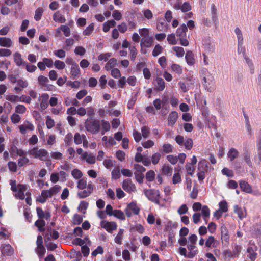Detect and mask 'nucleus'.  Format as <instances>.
<instances>
[{"mask_svg":"<svg viewBox=\"0 0 261 261\" xmlns=\"http://www.w3.org/2000/svg\"><path fill=\"white\" fill-rule=\"evenodd\" d=\"M239 186L242 191L247 193H251L252 192V187L248 182L244 180H240L239 181Z\"/></svg>","mask_w":261,"mask_h":261,"instance_id":"11","label":"nucleus"},{"mask_svg":"<svg viewBox=\"0 0 261 261\" xmlns=\"http://www.w3.org/2000/svg\"><path fill=\"white\" fill-rule=\"evenodd\" d=\"M124 229H120L117 235L115 237V242L118 244L122 243V236L123 234Z\"/></svg>","mask_w":261,"mask_h":261,"instance_id":"53","label":"nucleus"},{"mask_svg":"<svg viewBox=\"0 0 261 261\" xmlns=\"http://www.w3.org/2000/svg\"><path fill=\"white\" fill-rule=\"evenodd\" d=\"M178 117V115L177 112L172 111L168 116V125L169 126H173L176 123L177 119Z\"/></svg>","mask_w":261,"mask_h":261,"instance_id":"10","label":"nucleus"},{"mask_svg":"<svg viewBox=\"0 0 261 261\" xmlns=\"http://www.w3.org/2000/svg\"><path fill=\"white\" fill-rule=\"evenodd\" d=\"M53 19L55 21L59 23H64L66 21L64 16L59 11H57L53 15Z\"/></svg>","mask_w":261,"mask_h":261,"instance_id":"25","label":"nucleus"},{"mask_svg":"<svg viewBox=\"0 0 261 261\" xmlns=\"http://www.w3.org/2000/svg\"><path fill=\"white\" fill-rule=\"evenodd\" d=\"M235 33L238 38V53H240V46H242L243 43V38L241 30L239 28H236L235 29Z\"/></svg>","mask_w":261,"mask_h":261,"instance_id":"20","label":"nucleus"},{"mask_svg":"<svg viewBox=\"0 0 261 261\" xmlns=\"http://www.w3.org/2000/svg\"><path fill=\"white\" fill-rule=\"evenodd\" d=\"M161 157V155L159 153H155L153 154L151 156V161L152 164L154 165L157 164L159 163Z\"/></svg>","mask_w":261,"mask_h":261,"instance_id":"60","label":"nucleus"},{"mask_svg":"<svg viewBox=\"0 0 261 261\" xmlns=\"http://www.w3.org/2000/svg\"><path fill=\"white\" fill-rule=\"evenodd\" d=\"M72 175L73 176L74 178L75 179H80L82 177L83 174L82 172L77 169H74L72 171Z\"/></svg>","mask_w":261,"mask_h":261,"instance_id":"59","label":"nucleus"},{"mask_svg":"<svg viewBox=\"0 0 261 261\" xmlns=\"http://www.w3.org/2000/svg\"><path fill=\"white\" fill-rule=\"evenodd\" d=\"M1 252L4 255L11 256L14 250L10 245L4 244L1 246Z\"/></svg>","mask_w":261,"mask_h":261,"instance_id":"12","label":"nucleus"},{"mask_svg":"<svg viewBox=\"0 0 261 261\" xmlns=\"http://www.w3.org/2000/svg\"><path fill=\"white\" fill-rule=\"evenodd\" d=\"M126 20L128 23V27L130 30L133 29L137 27V22L135 19H130L129 16H127Z\"/></svg>","mask_w":261,"mask_h":261,"instance_id":"49","label":"nucleus"},{"mask_svg":"<svg viewBox=\"0 0 261 261\" xmlns=\"http://www.w3.org/2000/svg\"><path fill=\"white\" fill-rule=\"evenodd\" d=\"M167 40L169 43L174 45L176 44L177 43L176 37H175V34L174 33L170 34L168 35Z\"/></svg>","mask_w":261,"mask_h":261,"instance_id":"45","label":"nucleus"},{"mask_svg":"<svg viewBox=\"0 0 261 261\" xmlns=\"http://www.w3.org/2000/svg\"><path fill=\"white\" fill-rule=\"evenodd\" d=\"M244 159L249 166H252V162L250 159V153L248 150H245L243 153Z\"/></svg>","mask_w":261,"mask_h":261,"instance_id":"38","label":"nucleus"},{"mask_svg":"<svg viewBox=\"0 0 261 261\" xmlns=\"http://www.w3.org/2000/svg\"><path fill=\"white\" fill-rule=\"evenodd\" d=\"M40 107L42 110L46 109L48 106L49 95L47 93H43L41 95ZM40 100V99H39Z\"/></svg>","mask_w":261,"mask_h":261,"instance_id":"17","label":"nucleus"},{"mask_svg":"<svg viewBox=\"0 0 261 261\" xmlns=\"http://www.w3.org/2000/svg\"><path fill=\"white\" fill-rule=\"evenodd\" d=\"M141 132H142V136L146 138L148 137L149 134L150 133V129L148 127L146 126H143L141 128Z\"/></svg>","mask_w":261,"mask_h":261,"instance_id":"57","label":"nucleus"},{"mask_svg":"<svg viewBox=\"0 0 261 261\" xmlns=\"http://www.w3.org/2000/svg\"><path fill=\"white\" fill-rule=\"evenodd\" d=\"M163 47L159 44H156L152 51V56L153 57H157L159 54L162 53L163 50Z\"/></svg>","mask_w":261,"mask_h":261,"instance_id":"32","label":"nucleus"},{"mask_svg":"<svg viewBox=\"0 0 261 261\" xmlns=\"http://www.w3.org/2000/svg\"><path fill=\"white\" fill-rule=\"evenodd\" d=\"M14 60L16 65L20 66L25 65V62L22 61L21 55L18 52H16L14 55Z\"/></svg>","mask_w":261,"mask_h":261,"instance_id":"22","label":"nucleus"},{"mask_svg":"<svg viewBox=\"0 0 261 261\" xmlns=\"http://www.w3.org/2000/svg\"><path fill=\"white\" fill-rule=\"evenodd\" d=\"M12 41L10 38L5 37H0V46L4 47H10L12 45Z\"/></svg>","mask_w":261,"mask_h":261,"instance_id":"19","label":"nucleus"},{"mask_svg":"<svg viewBox=\"0 0 261 261\" xmlns=\"http://www.w3.org/2000/svg\"><path fill=\"white\" fill-rule=\"evenodd\" d=\"M82 159H86V161L90 164H94L95 162V158L94 156L89 154L88 155L87 152H85L82 154Z\"/></svg>","mask_w":261,"mask_h":261,"instance_id":"30","label":"nucleus"},{"mask_svg":"<svg viewBox=\"0 0 261 261\" xmlns=\"http://www.w3.org/2000/svg\"><path fill=\"white\" fill-rule=\"evenodd\" d=\"M222 173L228 177H232L234 175L233 171L228 168L224 167L221 171Z\"/></svg>","mask_w":261,"mask_h":261,"instance_id":"50","label":"nucleus"},{"mask_svg":"<svg viewBox=\"0 0 261 261\" xmlns=\"http://www.w3.org/2000/svg\"><path fill=\"white\" fill-rule=\"evenodd\" d=\"M35 225L38 227L40 232H43L45 230L44 227L45 225V222L43 220H38L35 223Z\"/></svg>","mask_w":261,"mask_h":261,"instance_id":"31","label":"nucleus"},{"mask_svg":"<svg viewBox=\"0 0 261 261\" xmlns=\"http://www.w3.org/2000/svg\"><path fill=\"white\" fill-rule=\"evenodd\" d=\"M185 59L187 64L189 65H192L195 63V59L192 51H187L185 56Z\"/></svg>","mask_w":261,"mask_h":261,"instance_id":"24","label":"nucleus"},{"mask_svg":"<svg viewBox=\"0 0 261 261\" xmlns=\"http://www.w3.org/2000/svg\"><path fill=\"white\" fill-rule=\"evenodd\" d=\"M122 187L124 190L129 193L134 192L136 190L135 185L129 179H126L123 180Z\"/></svg>","mask_w":261,"mask_h":261,"instance_id":"4","label":"nucleus"},{"mask_svg":"<svg viewBox=\"0 0 261 261\" xmlns=\"http://www.w3.org/2000/svg\"><path fill=\"white\" fill-rule=\"evenodd\" d=\"M128 208L132 211L134 215H138L140 212V208L135 202H131L128 205Z\"/></svg>","mask_w":261,"mask_h":261,"instance_id":"28","label":"nucleus"},{"mask_svg":"<svg viewBox=\"0 0 261 261\" xmlns=\"http://www.w3.org/2000/svg\"><path fill=\"white\" fill-rule=\"evenodd\" d=\"M216 240H215V238L213 236H210L208 237V238L206 239L205 241V246L208 248H211L212 246L213 247H216L217 245H216Z\"/></svg>","mask_w":261,"mask_h":261,"instance_id":"26","label":"nucleus"},{"mask_svg":"<svg viewBox=\"0 0 261 261\" xmlns=\"http://www.w3.org/2000/svg\"><path fill=\"white\" fill-rule=\"evenodd\" d=\"M188 208L186 204H182L177 210V212L179 215H183L187 213Z\"/></svg>","mask_w":261,"mask_h":261,"instance_id":"64","label":"nucleus"},{"mask_svg":"<svg viewBox=\"0 0 261 261\" xmlns=\"http://www.w3.org/2000/svg\"><path fill=\"white\" fill-rule=\"evenodd\" d=\"M187 249L189 250L188 258H192L194 257L198 253V250L197 249L196 246L194 244H188L187 245Z\"/></svg>","mask_w":261,"mask_h":261,"instance_id":"14","label":"nucleus"},{"mask_svg":"<svg viewBox=\"0 0 261 261\" xmlns=\"http://www.w3.org/2000/svg\"><path fill=\"white\" fill-rule=\"evenodd\" d=\"M111 27H114V20H112L110 21L105 22L103 24V31L105 32H108L110 30Z\"/></svg>","mask_w":261,"mask_h":261,"instance_id":"37","label":"nucleus"},{"mask_svg":"<svg viewBox=\"0 0 261 261\" xmlns=\"http://www.w3.org/2000/svg\"><path fill=\"white\" fill-rule=\"evenodd\" d=\"M85 126L88 132L95 134L98 133L100 129V121L98 120H87L85 123Z\"/></svg>","mask_w":261,"mask_h":261,"instance_id":"3","label":"nucleus"},{"mask_svg":"<svg viewBox=\"0 0 261 261\" xmlns=\"http://www.w3.org/2000/svg\"><path fill=\"white\" fill-rule=\"evenodd\" d=\"M155 174L154 171L150 170L146 173V179L148 182H152L155 178Z\"/></svg>","mask_w":261,"mask_h":261,"instance_id":"34","label":"nucleus"},{"mask_svg":"<svg viewBox=\"0 0 261 261\" xmlns=\"http://www.w3.org/2000/svg\"><path fill=\"white\" fill-rule=\"evenodd\" d=\"M80 73V69L78 65L76 63H74V64H72L71 68L70 74L71 76H72L74 79L76 77H79Z\"/></svg>","mask_w":261,"mask_h":261,"instance_id":"21","label":"nucleus"},{"mask_svg":"<svg viewBox=\"0 0 261 261\" xmlns=\"http://www.w3.org/2000/svg\"><path fill=\"white\" fill-rule=\"evenodd\" d=\"M203 85L208 91H212L213 90V86L214 84V79L211 75H207L203 79Z\"/></svg>","mask_w":261,"mask_h":261,"instance_id":"6","label":"nucleus"},{"mask_svg":"<svg viewBox=\"0 0 261 261\" xmlns=\"http://www.w3.org/2000/svg\"><path fill=\"white\" fill-rule=\"evenodd\" d=\"M191 9V6L189 2H185L181 6V10L183 12H186Z\"/></svg>","mask_w":261,"mask_h":261,"instance_id":"63","label":"nucleus"},{"mask_svg":"<svg viewBox=\"0 0 261 261\" xmlns=\"http://www.w3.org/2000/svg\"><path fill=\"white\" fill-rule=\"evenodd\" d=\"M201 213L203 217H210V210L207 205H204L202 207Z\"/></svg>","mask_w":261,"mask_h":261,"instance_id":"52","label":"nucleus"},{"mask_svg":"<svg viewBox=\"0 0 261 261\" xmlns=\"http://www.w3.org/2000/svg\"><path fill=\"white\" fill-rule=\"evenodd\" d=\"M43 12V9L42 8H38L36 9L34 16V18L36 21H39L41 19Z\"/></svg>","mask_w":261,"mask_h":261,"instance_id":"48","label":"nucleus"},{"mask_svg":"<svg viewBox=\"0 0 261 261\" xmlns=\"http://www.w3.org/2000/svg\"><path fill=\"white\" fill-rule=\"evenodd\" d=\"M88 205L89 204L87 202L82 201L81 202L80 205L78 209L80 210L84 214L86 213L85 210L87 208Z\"/></svg>","mask_w":261,"mask_h":261,"instance_id":"54","label":"nucleus"},{"mask_svg":"<svg viewBox=\"0 0 261 261\" xmlns=\"http://www.w3.org/2000/svg\"><path fill=\"white\" fill-rule=\"evenodd\" d=\"M38 81L39 84L43 87H44L49 82L48 78L43 75H40L38 78Z\"/></svg>","mask_w":261,"mask_h":261,"instance_id":"47","label":"nucleus"},{"mask_svg":"<svg viewBox=\"0 0 261 261\" xmlns=\"http://www.w3.org/2000/svg\"><path fill=\"white\" fill-rule=\"evenodd\" d=\"M130 50V58L131 60L134 61L136 58L137 55V50L135 46H130L129 47Z\"/></svg>","mask_w":261,"mask_h":261,"instance_id":"44","label":"nucleus"},{"mask_svg":"<svg viewBox=\"0 0 261 261\" xmlns=\"http://www.w3.org/2000/svg\"><path fill=\"white\" fill-rule=\"evenodd\" d=\"M257 250V247L254 244L249 246L247 249V252L248 253V257L251 261H255L257 258V253L256 251Z\"/></svg>","mask_w":261,"mask_h":261,"instance_id":"7","label":"nucleus"},{"mask_svg":"<svg viewBox=\"0 0 261 261\" xmlns=\"http://www.w3.org/2000/svg\"><path fill=\"white\" fill-rule=\"evenodd\" d=\"M172 168L169 165H164L162 169V174L167 176H171L172 173Z\"/></svg>","mask_w":261,"mask_h":261,"instance_id":"29","label":"nucleus"},{"mask_svg":"<svg viewBox=\"0 0 261 261\" xmlns=\"http://www.w3.org/2000/svg\"><path fill=\"white\" fill-rule=\"evenodd\" d=\"M223 255L225 259H227V258H232L236 257L232 251L230 249L224 250L223 251Z\"/></svg>","mask_w":261,"mask_h":261,"instance_id":"41","label":"nucleus"},{"mask_svg":"<svg viewBox=\"0 0 261 261\" xmlns=\"http://www.w3.org/2000/svg\"><path fill=\"white\" fill-rule=\"evenodd\" d=\"M184 144L186 149L190 150L193 147V140L191 138H188L184 142Z\"/></svg>","mask_w":261,"mask_h":261,"instance_id":"56","label":"nucleus"},{"mask_svg":"<svg viewBox=\"0 0 261 261\" xmlns=\"http://www.w3.org/2000/svg\"><path fill=\"white\" fill-rule=\"evenodd\" d=\"M153 43V38L152 36H147L146 37H143L142 38L140 43V46L141 47V51L144 53H146V51H143V48L150 47Z\"/></svg>","mask_w":261,"mask_h":261,"instance_id":"5","label":"nucleus"},{"mask_svg":"<svg viewBox=\"0 0 261 261\" xmlns=\"http://www.w3.org/2000/svg\"><path fill=\"white\" fill-rule=\"evenodd\" d=\"M144 194L150 201L160 205V194L158 190L153 189L144 190Z\"/></svg>","mask_w":261,"mask_h":261,"instance_id":"2","label":"nucleus"},{"mask_svg":"<svg viewBox=\"0 0 261 261\" xmlns=\"http://www.w3.org/2000/svg\"><path fill=\"white\" fill-rule=\"evenodd\" d=\"M12 54L9 49L0 48V57H9Z\"/></svg>","mask_w":261,"mask_h":261,"instance_id":"62","label":"nucleus"},{"mask_svg":"<svg viewBox=\"0 0 261 261\" xmlns=\"http://www.w3.org/2000/svg\"><path fill=\"white\" fill-rule=\"evenodd\" d=\"M221 240L223 242L224 241L226 242H228L229 241V234L228 230L224 224H223L221 226Z\"/></svg>","mask_w":261,"mask_h":261,"instance_id":"15","label":"nucleus"},{"mask_svg":"<svg viewBox=\"0 0 261 261\" xmlns=\"http://www.w3.org/2000/svg\"><path fill=\"white\" fill-rule=\"evenodd\" d=\"M168 28L169 25L163 18H160L158 19L156 22V29L158 31L167 32Z\"/></svg>","mask_w":261,"mask_h":261,"instance_id":"8","label":"nucleus"},{"mask_svg":"<svg viewBox=\"0 0 261 261\" xmlns=\"http://www.w3.org/2000/svg\"><path fill=\"white\" fill-rule=\"evenodd\" d=\"M94 24L91 23L89 26H88L85 30L83 32V34L85 36L90 35L94 30Z\"/></svg>","mask_w":261,"mask_h":261,"instance_id":"40","label":"nucleus"},{"mask_svg":"<svg viewBox=\"0 0 261 261\" xmlns=\"http://www.w3.org/2000/svg\"><path fill=\"white\" fill-rule=\"evenodd\" d=\"M134 175L135 176L136 180L137 182H138L140 184L143 182V179L144 178V175L143 173L135 172Z\"/></svg>","mask_w":261,"mask_h":261,"instance_id":"55","label":"nucleus"},{"mask_svg":"<svg viewBox=\"0 0 261 261\" xmlns=\"http://www.w3.org/2000/svg\"><path fill=\"white\" fill-rule=\"evenodd\" d=\"M72 223L74 225H80L83 221V217L79 214H76L72 218Z\"/></svg>","mask_w":261,"mask_h":261,"instance_id":"36","label":"nucleus"},{"mask_svg":"<svg viewBox=\"0 0 261 261\" xmlns=\"http://www.w3.org/2000/svg\"><path fill=\"white\" fill-rule=\"evenodd\" d=\"M110 128V125L108 122L102 120V134L103 135Z\"/></svg>","mask_w":261,"mask_h":261,"instance_id":"58","label":"nucleus"},{"mask_svg":"<svg viewBox=\"0 0 261 261\" xmlns=\"http://www.w3.org/2000/svg\"><path fill=\"white\" fill-rule=\"evenodd\" d=\"M187 31V27L184 23L182 24L176 30V36L179 37L180 44L183 46H187L189 44L188 40L186 38Z\"/></svg>","mask_w":261,"mask_h":261,"instance_id":"1","label":"nucleus"},{"mask_svg":"<svg viewBox=\"0 0 261 261\" xmlns=\"http://www.w3.org/2000/svg\"><path fill=\"white\" fill-rule=\"evenodd\" d=\"M208 163L205 159H202L198 163V170L200 172H206L208 170Z\"/></svg>","mask_w":261,"mask_h":261,"instance_id":"18","label":"nucleus"},{"mask_svg":"<svg viewBox=\"0 0 261 261\" xmlns=\"http://www.w3.org/2000/svg\"><path fill=\"white\" fill-rule=\"evenodd\" d=\"M36 251L37 253L39 255V257L42 256L45 253V248L43 246V245L37 246V247L36 249Z\"/></svg>","mask_w":261,"mask_h":261,"instance_id":"51","label":"nucleus"},{"mask_svg":"<svg viewBox=\"0 0 261 261\" xmlns=\"http://www.w3.org/2000/svg\"><path fill=\"white\" fill-rule=\"evenodd\" d=\"M163 150L165 153H171L173 151V147L169 143H166L163 145Z\"/></svg>","mask_w":261,"mask_h":261,"instance_id":"43","label":"nucleus"},{"mask_svg":"<svg viewBox=\"0 0 261 261\" xmlns=\"http://www.w3.org/2000/svg\"><path fill=\"white\" fill-rule=\"evenodd\" d=\"M211 14L212 21L216 22L217 20V8L214 4L211 5Z\"/></svg>","mask_w":261,"mask_h":261,"instance_id":"35","label":"nucleus"},{"mask_svg":"<svg viewBox=\"0 0 261 261\" xmlns=\"http://www.w3.org/2000/svg\"><path fill=\"white\" fill-rule=\"evenodd\" d=\"M60 189V186L58 185H55L48 190H43L42 191V194L44 195L47 197H51L53 195L57 193Z\"/></svg>","mask_w":261,"mask_h":261,"instance_id":"9","label":"nucleus"},{"mask_svg":"<svg viewBox=\"0 0 261 261\" xmlns=\"http://www.w3.org/2000/svg\"><path fill=\"white\" fill-rule=\"evenodd\" d=\"M219 210L222 211L223 213L228 211V205L227 203L225 200H223L219 203Z\"/></svg>","mask_w":261,"mask_h":261,"instance_id":"46","label":"nucleus"},{"mask_svg":"<svg viewBox=\"0 0 261 261\" xmlns=\"http://www.w3.org/2000/svg\"><path fill=\"white\" fill-rule=\"evenodd\" d=\"M100 226L102 228L105 229L108 232L112 233L114 230V222H109L103 220L100 222Z\"/></svg>","mask_w":261,"mask_h":261,"instance_id":"13","label":"nucleus"},{"mask_svg":"<svg viewBox=\"0 0 261 261\" xmlns=\"http://www.w3.org/2000/svg\"><path fill=\"white\" fill-rule=\"evenodd\" d=\"M155 82L156 84H154L155 90L158 91H162L165 87V83L164 80L161 77H156Z\"/></svg>","mask_w":261,"mask_h":261,"instance_id":"16","label":"nucleus"},{"mask_svg":"<svg viewBox=\"0 0 261 261\" xmlns=\"http://www.w3.org/2000/svg\"><path fill=\"white\" fill-rule=\"evenodd\" d=\"M173 50L176 53V56L178 57H182L185 54L184 48L179 46H174L172 48Z\"/></svg>","mask_w":261,"mask_h":261,"instance_id":"33","label":"nucleus"},{"mask_svg":"<svg viewBox=\"0 0 261 261\" xmlns=\"http://www.w3.org/2000/svg\"><path fill=\"white\" fill-rule=\"evenodd\" d=\"M37 158H39L41 160L45 161L43 157H45L48 154V152L45 149H39L38 150Z\"/></svg>","mask_w":261,"mask_h":261,"instance_id":"42","label":"nucleus"},{"mask_svg":"<svg viewBox=\"0 0 261 261\" xmlns=\"http://www.w3.org/2000/svg\"><path fill=\"white\" fill-rule=\"evenodd\" d=\"M239 155L238 151L234 148H231L227 153V157L230 161H233Z\"/></svg>","mask_w":261,"mask_h":261,"instance_id":"23","label":"nucleus"},{"mask_svg":"<svg viewBox=\"0 0 261 261\" xmlns=\"http://www.w3.org/2000/svg\"><path fill=\"white\" fill-rule=\"evenodd\" d=\"M171 68L172 69V70L176 73L177 74H180L182 72V68L178 64H172Z\"/></svg>","mask_w":261,"mask_h":261,"instance_id":"39","label":"nucleus"},{"mask_svg":"<svg viewBox=\"0 0 261 261\" xmlns=\"http://www.w3.org/2000/svg\"><path fill=\"white\" fill-rule=\"evenodd\" d=\"M234 212L238 215V217L240 219H242L246 217V214L243 210L238 205H236L234 206Z\"/></svg>","mask_w":261,"mask_h":261,"instance_id":"27","label":"nucleus"},{"mask_svg":"<svg viewBox=\"0 0 261 261\" xmlns=\"http://www.w3.org/2000/svg\"><path fill=\"white\" fill-rule=\"evenodd\" d=\"M29 162V160L25 156L20 158L18 161V166L19 167L23 166L24 165L27 164Z\"/></svg>","mask_w":261,"mask_h":261,"instance_id":"61","label":"nucleus"}]
</instances>
